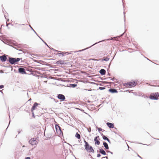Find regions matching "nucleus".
Masks as SVG:
<instances>
[{"instance_id": "12", "label": "nucleus", "mask_w": 159, "mask_h": 159, "mask_svg": "<svg viewBox=\"0 0 159 159\" xmlns=\"http://www.w3.org/2000/svg\"><path fill=\"white\" fill-rule=\"evenodd\" d=\"M29 26L30 27L31 30H33L34 33L39 37V38L45 44L46 46H48V44L46 43L43 39H42L40 37V36H39L38 34L36 33V32L34 30L33 28L31 27L30 25H29Z\"/></svg>"}, {"instance_id": "9", "label": "nucleus", "mask_w": 159, "mask_h": 159, "mask_svg": "<svg viewBox=\"0 0 159 159\" xmlns=\"http://www.w3.org/2000/svg\"><path fill=\"white\" fill-rule=\"evenodd\" d=\"M68 62L62 60H60L55 62H53L54 64H57V66L58 65H64L66 66Z\"/></svg>"}, {"instance_id": "8", "label": "nucleus", "mask_w": 159, "mask_h": 159, "mask_svg": "<svg viewBox=\"0 0 159 159\" xmlns=\"http://www.w3.org/2000/svg\"><path fill=\"white\" fill-rule=\"evenodd\" d=\"M8 57H9L8 55L4 54L2 56H0V61L2 62H5L6 61H7L8 59L7 57L8 58Z\"/></svg>"}, {"instance_id": "10", "label": "nucleus", "mask_w": 159, "mask_h": 159, "mask_svg": "<svg viewBox=\"0 0 159 159\" xmlns=\"http://www.w3.org/2000/svg\"><path fill=\"white\" fill-rule=\"evenodd\" d=\"M57 97L60 100V101L63 102L66 101L65 100L66 98L65 96L62 94H58L57 96Z\"/></svg>"}, {"instance_id": "49", "label": "nucleus", "mask_w": 159, "mask_h": 159, "mask_svg": "<svg viewBox=\"0 0 159 159\" xmlns=\"http://www.w3.org/2000/svg\"><path fill=\"white\" fill-rule=\"evenodd\" d=\"M137 155V156L139 157L140 159H143L142 157H141L140 156H139L137 153H136Z\"/></svg>"}, {"instance_id": "38", "label": "nucleus", "mask_w": 159, "mask_h": 159, "mask_svg": "<svg viewBox=\"0 0 159 159\" xmlns=\"http://www.w3.org/2000/svg\"><path fill=\"white\" fill-rule=\"evenodd\" d=\"M59 52H61V55H62V57L65 56V55L64 52H61L60 51Z\"/></svg>"}, {"instance_id": "25", "label": "nucleus", "mask_w": 159, "mask_h": 159, "mask_svg": "<svg viewBox=\"0 0 159 159\" xmlns=\"http://www.w3.org/2000/svg\"><path fill=\"white\" fill-rule=\"evenodd\" d=\"M52 136V134L50 133L47 135L46 137L48 139H50L51 138Z\"/></svg>"}, {"instance_id": "5", "label": "nucleus", "mask_w": 159, "mask_h": 159, "mask_svg": "<svg viewBox=\"0 0 159 159\" xmlns=\"http://www.w3.org/2000/svg\"><path fill=\"white\" fill-rule=\"evenodd\" d=\"M85 149L88 152H94V149H93V147L90 146L89 144L84 147Z\"/></svg>"}, {"instance_id": "61", "label": "nucleus", "mask_w": 159, "mask_h": 159, "mask_svg": "<svg viewBox=\"0 0 159 159\" xmlns=\"http://www.w3.org/2000/svg\"><path fill=\"white\" fill-rule=\"evenodd\" d=\"M95 76L97 77H100V75L99 74L98 75H95Z\"/></svg>"}, {"instance_id": "43", "label": "nucleus", "mask_w": 159, "mask_h": 159, "mask_svg": "<svg viewBox=\"0 0 159 159\" xmlns=\"http://www.w3.org/2000/svg\"><path fill=\"white\" fill-rule=\"evenodd\" d=\"M47 47H48L51 50H52L53 51V49H54L51 47H50L48 46H48H46Z\"/></svg>"}, {"instance_id": "57", "label": "nucleus", "mask_w": 159, "mask_h": 159, "mask_svg": "<svg viewBox=\"0 0 159 159\" xmlns=\"http://www.w3.org/2000/svg\"><path fill=\"white\" fill-rule=\"evenodd\" d=\"M101 135L102 136V137L103 138L104 136H105L103 133H102L101 132L100 133Z\"/></svg>"}, {"instance_id": "24", "label": "nucleus", "mask_w": 159, "mask_h": 159, "mask_svg": "<svg viewBox=\"0 0 159 159\" xmlns=\"http://www.w3.org/2000/svg\"><path fill=\"white\" fill-rule=\"evenodd\" d=\"M75 137L79 139H81L80 135L77 132L75 134Z\"/></svg>"}, {"instance_id": "32", "label": "nucleus", "mask_w": 159, "mask_h": 159, "mask_svg": "<svg viewBox=\"0 0 159 159\" xmlns=\"http://www.w3.org/2000/svg\"><path fill=\"white\" fill-rule=\"evenodd\" d=\"M96 128L98 129V131L100 133L101 132V131L102 130V129L101 128L98 127L97 126H96Z\"/></svg>"}, {"instance_id": "46", "label": "nucleus", "mask_w": 159, "mask_h": 159, "mask_svg": "<svg viewBox=\"0 0 159 159\" xmlns=\"http://www.w3.org/2000/svg\"><path fill=\"white\" fill-rule=\"evenodd\" d=\"M111 80H112L113 81H114L115 80H116V78H115V77H113V78H112L111 77Z\"/></svg>"}, {"instance_id": "54", "label": "nucleus", "mask_w": 159, "mask_h": 159, "mask_svg": "<svg viewBox=\"0 0 159 159\" xmlns=\"http://www.w3.org/2000/svg\"><path fill=\"white\" fill-rule=\"evenodd\" d=\"M12 47L13 48H14L16 49L17 50H18L20 51H22L21 50L18 49L17 48H16L15 47H13V46H12Z\"/></svg>"}, {"instance_id": "47", "label": "nucleus", "mask_w": 159, "mask_h": 159, "mask_svg": "<svg viewBox=\"0 0 159 159\" xmlns=\"http://www.w3.org/2000/svg\"><path fill=\"white\" fill-rule=\"evenodd\" d=\"M58 53L56 54V55H58L59 56H60V55H61V52H58Z\"/></svg>"}, {"instance_id": "33", "label": "nucleus", "mask_w": 159, "mask_h": 159, "mask_svg": "<svg viewBox=\"0 0 159 159\" xmlns=\"http://www.w3.org/2000/svg\"><path fill=\"white\" fill-rule=\"evenodd\" d=\"M9 119H10V120H9V123H8V126L7 127V128H6V131H7L8 127V126H9L10 124V122H11V120H10V114H9Z\"/></svg>"}, {"instance_id": "17", "label": "nucleus", "mask_w": 159, "mask_h": 159, "mask_svg": "<svg viewBox=\"0 0 159 159\" xmlns=\"http://www.w3.org/2000/svg\"><path fill=\"white\" fill-rule=\"evenodd\" d=\"M99 151L100 153L103 155H108V154L106 153L105 150L102 148H99Z\"/></svg>"}, {"instance_id": "2", "label": "nucleus", "mask_w": 159, "mask_h": 159, "mask_svg": "<svg viewBox=\"0 0 159 159\" xmlns=\"http://www.w3.org/2000/svg\"><path fill=\"white\" fill-rule=\"evenodd\" d=\"M22 59V58H14L8 57L7 62L11 65L18 64V62Z\"/></svg>"}, {"instance_id": "30", "label": "nucleus", "mask_w": 159, "mask_h": 159, "mask_svg": "<svg viewBox=\"0 0 159 159\" xmlns=\"http://www.w3.org/2000/svg\"><path fill=\"white\" fill-rule=\"evenodd\" d=\"M37 126L35 125H31L30 126V128L32 129H33L35 127H36Z\"/></svg>"}, {"instance_id": "50", "label": "nucleus", "mask_w": 159, "mask_h": 159, "mask_svg": "<svg viewBox=\"0 0 159 159\" xmlns=\"http://www.w3.org/2000/svg\"><path fill=\"white\" fill-rule=\"evenodd\" d=\"M26 70H27V71H29L30 72H32V70L31 69H26Z\"/></svg>"}, {"instance_id": "6", "label": "nucleus", "mask_w": 159, "mask_h": 159, "mask_svg": "<svg viewBox=\"0 0 159 159\" xmlns=\"http://www.w3.org/2000/svg\"><path fill=\"white\" fill-rule=\"evenodd\" d=\"M37 138H33L30 139L29 141V143L32 146L36 145L38 142L37 141Z\"/></svg>"}, {"instance_id": "21", "label": "nucleus", "mask_w": 159, "mask_h": 159, "mask_svg": "<svg viewBox=\"0 0 159 159\" xmlns=\"http://www.w3.org/2000/svg\"><path fill=\"white\" fill-rule=\"evenodd\" d=\"M99 140L98 139H94V141L95 143V145H99L100 144V142L99 141Z\"/></svg>"}, {"instance_id": "64", "label": "nucleus", "mask_w": 159, "mask_h": 159, "mask_svg": "<svg viewBox=\"0 0 159 159\" xmlns=\"http://www.w3.org/2000/svg\"><path fill=\"white\" fill-rule=\"evenodd\" d=\"M4 72H3V71L2 70H0V73L2 74V73H4Z\"/></svg>"}, {"instance_id": "19", "label": "nucleus", "mask_w": 159, "mask_h": 159, "mask_svg": "<svg viewBox=\"0 0 159 159\" xmlns=\"http://www.w3.org/2000/svg\"><path fill=\"white\" fill-rule=\"evenodd\" d=\"M103 144L105 147L106 150H108L109 149V146L108 144L105 141L103 142Z\"/></svg>"}, {"instance_id": "15", "label": "nucleus", "mask_w": 159, "mask_h": 159, "mask_svg": "<svg viewBox=\"0 0 159 159\" xmlns=\"http://www.w3.org/2000/svg\"><path fill=\"white\" fill-rule=\"evenodd\" d=\"M108 91L111 93H118L117 90L114 88H110Z\"/></svg>"}, {"instance_id": "7", "label": "nucleus", "mask_w": 159, "mask_h": 159, "mask_svg": "<svg viewBox=\"0 0 159 159\" xmlns=\"http://www.w3.org/2000/svg\"><path fill=\"white\" fill-rule=\"evenodd\" d=\"M18 72L21 74H28L26 72V70L24 67L20 66L18 69Z\"/></svg>"}, {"instance_id": "26", "label": "nucleus", "mask_w": 159, "mask_h": 159, "mask_svg": "<svg viewBox=\"0 0 159 159\" xmlns=\"http://www.w3.org/2000/svg\"><path fill=\"white\" fill-rule=\"evenodd\" d=\"M110 59L109 57H104L102 58V60L103 61H108Z\"/></svg>"}, {"instance_id": "29", "label": "nucleus", "mask_w": 159, "mask_h": 159, "mask_svg": "<svg viewBox=\"0 0 159 159\" xmlns=\"http://www.w3.org/2000/svg\"><path fill=\"white\" fill-rule=\"evenodd\" d=\"M105 141H107L109 139L106 136H104L102 138Z\"/></svg>"}, {"instance_id": "31", "label": "nucleus", "mask_w": 159, "mask_h": 159, "mask_svg": "<svg viewBox=\"0 0 159 159\" xmlns=\"http://www.w3.org/2000/svg\"><path fill=\"white\" fill-rule=\"evenodd\" d=\"M21 45L18 44V43H16L15 44V46H16L17 48H21Z\"/></svg>"}, {"instance_id": "40", "label": "nucleus", "mask_w": 159, "mask_h": 159, "mask_svg": "<svg viewBox=\"0 0 159 159\" xmlns=\"http://www.w3.org/2000/svg\"><path fill=\"white\" fill-rule=\"evenodd\" d=\"M102 60V59H96L95 60V61H101V62H102V61H103V60Z\"/></svg>"}, {"instance_id": "37", "label": "nucleus", "mask_w": 159, "mask_h": 159, "mask_svg": "<svg viewBox=\"0 0 159 159\" xmlns=\"http://www.w3.org/2000/svg\"><path fill=\"white\" fill-rule=\"evenodd\" d=\"M28 75H32L34 76H35L36 77H38V75H36L35 74H34V73H31L30 74H28Z\"/></svg>"}, {"instance_id": "56", "label": "nucleus", "mask_w": 159, "mask_h": 159, "mask_svg": "<svg viewBox=\"0 0 159 159\" xmlns=\"http://www.w3.org/2000/svg\"><path fill=\"white\" fill-rule=\"evenodd\" d=\"M65 55H68L70 54V53H69V52H64Z\"/></svg>"}, {"instance_id": "3", "label": "nucleus", "mask_w": 159, "mask_h": 159, "mask_svg": "<svg viewBox=\"0 0 159 159\" xmlns=\"http://www.w3.org/2000/svg\"><path fill=\"white\" fill-rule=\"evenodd\" d=\"M138 82V80H131V81L127 82L125 83H123V85L127 88H130L131 87H134L136 85H137Z\"/></svg>"}, {"instance_id": "22", "label": "nucleus", "mask_w": 159, "mask_h": 159, "mask_svg": "<svg viewBox=\"0 0 159 159\" xmlns=\"http://www.w3.org/2000/svg\"><path fill=\"white\" fill-rule=\"evenodd\" d=\"M69 85L70 88H74L77 86V84H69Z\"/></svg>"}, {"instance_id": "53", "label": "nucleus", "mask_w": 159, "mask_h": 159, "mask_svg": "<svg viewBox=\"0 0 159 159\" xmlns=\"http://www.w3.org/2000/svg\"><path fill=\"white\" fill-rule=\"evenodd\" d=\"M53 51H54V52H59L60 51H58V50H56V49H53Z\"/></svg>"}, {"instance_id": "59", "label": "nucleus", "mask_w": 159, "mask_h": 159, "mask_svg": "<svg viewBox=\"0 0 159 159\" xmlns=\"http://www.w3.org/2000/svg\"><path fill=\"white\" fill-rule=\"evenodd\" d=\"M25 159H31V158L30 157H27Z\"/></svg>"}, {"instance_id": "18", "label": "nucleus", "mask_w": 159, "mask_h": 159, "mask_svg": "<svg viewBox=\"0 0 159 159\" xmlns=\"http://www.w3.org/2000/svg\"><path fill=\"white\" fill-rule=\"evenodd\" d=\"M99 73L102 76L105 75L106 73V71L104 69H102L99 71Z\"/></svg>"}, {"instance_id": "62", "label": "nucleus", "mask_w": 159, "mask_h": 159, "mask_svg": "<svg viewBox=\"0 0 159 159\" xmlns=\"http://www.w3.org/2000/svg\"><path fill=\"white\" fill-rule=\"evenodd\" d=\"M105 83H106V84H110L111 83V82H106Z\"/></svg>"}, {"instance_id": "34", "label": "nucleus", "mask_w": 159, "mask_h": 159, "mask_svg": "<svg viewBox=\"0 0 159 159\" xmlns=\"http://www.w3.org/2000/svg\"><path fill=\"white\" fill-rule=\"evenodd\" d=\"M84 141L85 143V145H84V147L89 144V143L87 142H86L84 139Z\"/></svg>"}, {"instance_id": "51", "label": "nucleus", "mask_w": 159, "mask_h": 159, "mask_svg": "<svg viewBox=\"0 0 159 159\" xmlns=\"http://www.w3.org/2000/svg\"><path fill=\"white\" fill-rule=\"evenodd\" d=\"M152 87H157V86H159V85H150Z\"/></svg>"}, {"instance_id": "13", "label": "nucleus", "mask_w": 159, "mask_h": 159, "mask_svg": "<svg viewBox=\"0 0 159 159\" xmlns=\"http://www.w3.org/2000/svg\"><path fill=\"white\" fill-rule=\"evenodd\" d=\"M40 104L39 103H38L36 102L34 103L33 105L32 108L31 109V111H34V110L36 109V107L39 106L40 105Z\"/></svg>"}, {"instance_id": "14", "label": "nucleus", "mask_w": 159, "mask_h": 159, "mask_svg": "<svg viewBox=\"0 0 159 159\" xmlns=\"http://www.w3.org/2000/svg\"><path fill=\"white\" fill-rule=\"evenodd\" d=\"M57 134L58 135V136L61 137L62 136L63 137V133L61 130V129H60L56 130Z\"/></svg>"}, {"instance_id": "58", "label": "nucleus", "mask_w": 159, "mask_h": 159, "mask_svg": "<svg viewBox=\"0 0 159 159\" xmlns=\"http://www.w3.org/2000/svg\"><path fill=\"white\" fill-rule=\"evenodd\" d=\"M109 143L111 144V142L110 140L108 139V140L107 141Z\"/></svg>"}, {"instance_id": "39", "label": "nucleus", "mask_w": 159, "mask_h": 159, "mask_svg": "<svg viewBox=\"0 0 159 159\" xmlns=\"http://www.w3.org/2000/svg\"><path fill=\"white\" fill-rule=\"evenodd\" d=\"M87 130H88V131L90 133L91 132V127H89L88 129L87 128Z\"/></svg>"}, {"instance_id": "23", "label": "nucleus", "mask_w": 159, "mask_h": 159, "mask_svg": "<svg viewBox=\"0 0 159 159\" xmlns=\"http://www.w3.org/2000/svg\"><path fill=\"white\" fill-rule=\"evenodd\" d=\"M56 124H55V127L56 130L60 129L61 128L59 124H57V122H56Z\"/></svg>"}, {"instance_id": "60", "label": "nucleus", "mask_w": 159, "mask_h": 159, "mask_svg": "<svg viewBox=\"0 0 159 159\" xmlns=\"http://www.w3.org/2000/svg\"><path fill=\"white\" fill-rule=\"evenodd\" d=\"M81 73L82 74H85L86 72L84 71H81Z\"/></svg>"}, {"instance_id": "42", "label": "nucleus", "mask_w": 159, "mask_h": 159, "mask_svg": "<svg viewBox=\"0 0 159 159\" xmlns=\"http://www.w3.org/2000/svg\"><path fill=\"white\" fill-rule=\"evenodd\" d=\"M32 114V117L34 118H35V115L34 111H31Z\"/></svg>"}, {"instance_id": "63", "label": "nucleus", "mask_w": 159, "mask_h": 159, "mask_svg": "<svg viewBox=\"0 0 159 159\" xmlns=\"http://www.w3.org/2000/svg\"><path fill=\"white\" fill-rule=\"evenodd\" d=\"M35 73L38 74H40V72L39 71H35Z\"/></svg>"}, {"instance_id": "1", "label": "nucleus", "mask_w": 159, "mask_h": 159, "mask_svg": "<svg viewBox=\"0 0 159 159\" xmlns=\"http://www.w3.org/2000/svg\"><path fill=\"white\" fill-rule=\"evenodd\" d=\"M124 33H124L123 34L120 35L119 36H117L116 37H114L113 38H110V39H106L102 40L101 41H98V42H96L95 43H94L93 44V45H91V46H89V47H88L86 48L83 49H82V50H79L77 51H75L74 52L76 53V52H82V51H84L85 50H86L88 49L91 48L92 46L95 45L96 44H97L98 43H100L101 42H103V41H105V40L109 41V40H112L113 39V38H120V37H122L123 36V35H124Z\"/></svg>"}, {"instance_id": "16", "label": "nucleus", "mask_w": 159, "mask_h": 159, "mask_svg": "<svg viewBox=\"0 0 159 159\" xmlns=\"http://www.w3.org/2000/svg\"><path fill=\"white\" fill-rule=\"evenodd\" d=\"M106 125H107V126L110 128H114L116 129H117L116 127H114L113 123L108 122L106 123Z\"/></svg>"}, {"instance_id": "35", "label": "nucleus", "mask_w": 159, "mask_h": 159, "mask_svg": "<svg viewBox=\"0 0 159 159\" xmlns=\"http://www.w3.org/2000/svg\"><path fill=\"white\" fill-rule=\"evenodd\" d=\"M123 14L124 16V21L125 23V11L123 12Z\"/></svg>"}, {"instance_id": "20", "label": "nucleus", "mask_w": 159, "mask_h": 159, "mask_svg": "<svg viewBox=\"0 0 159 159\" xmlns=\"http://www.w3.org/2000/svg\"><path fill=\"white\" fill-rule=\"evenodd\" d=\"M7 64H10L9 63H7L6 64H5V65H3V66H3V67H6V68H11V71H12V70H13V68H12V66L11 65H7Z\"/></svg>"}, {"instance_id": "4", "label": "nucleus", "mask_w": 159, "mask_h": 159, "mask_svg": "<svg viewBox=\"0 0 159 159\" xmlns=\"http://www.w3.org/2000/svg\"><path fill=\"white\" fill-rule=\"evenodd\" d=\"M159 93L158 92L151 93L149 96V98L152 100H157L159 99Z\"/></svg>"}, {"instance_id": "55", "label": "nucleus", "mask_w": 159, "mask_h": 159, "mask_svg": "<svg viewBox=\"0 0 159 159\" xmlns=\"http://www.w3.org/2000/svg\"><path fill=\"white\" fill-rule=\"evenodd\" d=\"M132 93L135 96L137 95V93L136 92H133Z\"/></svg>"}, {"instance_id": "48", "label": "nucleus", "mask_w": 159, "mask_h": 159, "mask_svg": "<svg viewBox=\"0 0 159 159\" xmlns=\"http://www.w3.org/2000/svg\"><path fill=\"white\" fill-rule=\"evenodd\" d=\"M101 156V155L100 153H98L97 155V157H100Z\"/></svg>"}, {"instance_id": "36", "label": "nucleus", "mask_w": 159, "mask_h": 159, "mask_svg": "<svg viewBox=\"0 0 159 159\" xmlns=\"http://www.w3.org/2000/svg\"><path fill=\"white\" fill-rule=\"evenodd\" d=\"M106 89V88L105 87H99V89L100 90H103Z\"/></svg>"}, {"instance_id": "27", "label": "nucleus", "mask_w": 159, "mask_h": 159, "mask_svg": "<svg viewBox=\"0 0 159 159\" xmlns=\"http://www.w3.org/2000/svg\"><path fill=\"white\" fill-rule=\"evenodd\" d=\"M37 62L38 63L41 64H42V63H44L45 62L42 60H37Z\"/></svg>"}, {"instance_id": "52", "label": "nucleus", "mask_w": 159, "mask_h": 159, "mask_svg": "<svg viewBox=\"0 0 159 159\" xmlns=\"http://www.w3.org/2000/svg\"><path fill=\"white\" fill-rule=\"evenodd\" d=\"M106 158V159H108V157L107 156L103 157L101 158V159H102L103 158Z\"/></svg>"}, {"instance_id": "11", "label": "nucleus", "mask_w": 159, "mask_h": 159, "mask_svg": "<svg viewBox=\"0 0 159 159\" xmlns=\"http://www.w3.org/2000/svg\"><path fill=\"white\" fill-rule=\"evenodd\" d=\"M16 24H18L21 27L22 26H25V27H23L22 28V30H25L26 31H28V26H29V25H28V24H18L17 23H16Z\"/></svg>"}, {"instance_id": "44", "label": "nucleus", "mask_w": 159, "mask_h": 159, "mask_svg": "<svg viewBox=\"0 0 159 159\" xmlns=\"http://www.w3.org/2000/svg\"><path fill=\"white\" fill-rule=\"evenodd\" d=\"M106 152L107 153H110L111 154H113V152H111L109 150L108 151H106Z\"/></svg>"}, {"instance_id": "28", "label": "nucleus", "mask_w": 159, "mask_h": 159, "mask_svg": "<svg viewBox=\"0 0 159 159\" xmlns=\"http://www.w3.org/2000/svg\"><path fill=\"white\" fill-rule=\"evenodd\" d=\"M114 57H113V58H112V60H111V61L110 62L109 64L108 65V69H107V71H109V69H110V66H111V61H112V60L114 59Z\"/></svg>"}, {"instance_id": "45", "label": "nucleus", "mask_w": 159, "mask_h": 159, "mask_svg": "<svg viewBox=\"0 0 159 159\" xmlns=\"http://www.w3.org/2000/svg\"><path fill=\"white\" fill-rule=\"evenodd\" d=\"M4 86L3 85H0V89H2L3 88H4Z\"/></svg>"}, {"instance_id": "41", "label": "nucleus", "mask_w": 159, "mask_h": 159, "mask_svg": "<svg viewBox=\"0 0 159 159\" xmlns=\"http://www.w3.org/2000/svg\"><path fill=\"white\" fill-rule=\"evenodd\" d=\"M94 139H99V140H100V138H99V136H96L95 137H94Z\"/></svg>"}]
</instances>
